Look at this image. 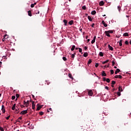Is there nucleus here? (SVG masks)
Listing matches in <instances>:
<instances>
[{"label": "nucleus", "instance_id": "obj_1", "mask_svg": "<svg viewBox=\"0 0 131 131\" xmlns=\"http://www.w3.org/2000/svg\"><path fill=\"white\" fill-rule=\"evenodd\" d=\"M28 112L27 110H24V111H22L20 114H22L23 115H25V114H27Z\"/></svg>", "mask_w": 131, "mask_h": 131}, {"label": "nucleus", "instance_id": "obj_2", "mask_svg": "<svg viewBox=\"0 0 131 131\" xmlns=\"http://www.w3.org/2000/svg\"><path fill=\"white\" fill-rule=\"evenodd\" d=\"M104 33H105V35L106 36H107L108 37H110L111 36V35H110V34L108 31H105L104 32Z\"/></svg>", "mask_w": 131, "mask_h": 131}, {"label": "nucleus", "instance_id": "obj_3", "mask_svg": "<svg viewBox=\"0 0 131 131\" xmlns=\"http://www.w3.org/2000/svg\"><path fill=\"white\" fill-rule=\"evenodd\" d=\"M38 104H37V107L36 108V111H39V110H40V109H41V108H42V106L43 105H39L38 106Z\"/></svg>", "mask_w": 131, "mask_h": 131}, {"label": "nucleus", "instance_id": "obj_4", "mask_svg": "<svg viewBox=\"0 0 131 131\" xmlns=\"http://www.w3.org/2000/svg\"><path fill=\"white\" fill-rule=\"evenodd\" d=\"M2 111L3 113H5L6 112V109L5 108V105H2Z\"/></svg>", "mask_w": 131, "mask_h": 131}, {"label": "nucleus", "instance_id": "obj_5", "mask_svg": "<svg viewBox=\"0 0 131 131\" xmlns=\"http://www.w3.org/2000/svg\"><path fill=\"white\" fill-rule=\"evenodd\" d=\"M32 108L33 110L35 109V104H34V101H32Z\"/></svg>", "mask_w": 131, "mask_h": 131}, {"label": "nucleus", "instance_id": "obj_6", "mask_svg": "<svg viewBox=\"0 0 131 131\" xmlns=\"http://www.w3.org/2000/svg\"><path fill=\"white\" fill-rule=\"evenodd\" d=\"M93 91L92 90H89L88 92V95L89 96H93Z\"/></svg>", "mask_w": 131, "mask_h": 131}, {"label": "nucleus", "instance_id": "obj_7", "mask_svg": "<svg viewBox=\"0 0 131 131\" xmlns=\"http://www.w3.org/2000/svg\"><path fill=\"white\" fill-rule=\"evenodd\" d=\"M102 24H103V25L104 27H107V26H108V25H107V24L105 23V21H104V20L102 21Z\"/></svg>", "mask_w": 131, "mask_h": 131}, {"label": "nucleus", "instance_id": "obj_8", "mask_svg": "<svg viewBox=\"0 0 131 131\" xmlns=\"http://www.w3.org/2000/svg\"><path fill=\"white\" fill-rule=\"evenodd\" d=\"M105 5V3H104V1H102L99 2V6H104Z\"/></svg>", "mask_w": 131, "mask_h": 131}, {"label": "nucleus", "instance_id": "obj_9", "mask_svg": "<svg viewBox=\"0 0 131 131\" xmlns=\"http://www.w3.org/2000/svg\"><path fill=\"white\" fill-rule=\"evenodd\" d=\"M63 22L64 23V26H67V23H68V21H67V20H66V19H64L63 20Z\"/></svg>", "mask_w": 131, "mask_h": 131}, {"label": "nucleus", "instance_id": "obj_10", "mask_svg": "<svg viewBox=\"0 0 131 131\" xmlns=\"http://www.w3.org/2000/svg\"><path fill=\"white\" fill-rule=\"evenodd\" d=\"M75 55H76V53H74V54H72L71 58L72 60H74V58H75Z\"/></svg>", "mask_w": 131, "mask_h": 131}, {"label": "nucleus", "instance_id": "obj_11", "mask_svg": "<svg viewBox=\"0 0 131 131\" xmlns=\"http://www.w3.org/2000/svg\"><path fill=\"white\" fill-rule=\"evenodd\" d=\"M115 78L121 79V78H122V75H116V76H115Z\"/></svg>", "mask_w": 131, "mask_h": 131}, {"label": "nucleus", "instance_id": "obj_12", "mask_svg": "<svg viewBox=\"0 0 131 131\" xmlns=\"http://www.w3.org/2000/svg\"><path fill=\"white\" fill-rule=\"evenodd\" d=\"M120 72V70L119 69H117L116 71L115 72V74H117Z\"/></svg>", "mask_w": 131, "mask_h": 131}, {"label": "nucleus", "instance_id": "obj_13", "mask_svg": "<svg viewBox=\"0 0 131 131\" xmlns=\"http://www.w3.org/2000/svg\"><path fill=\"white\" fill-rule=\"evenodd\" d=\"M28 16H30V17H31L32 16V13H31V10H29L28 11Z\"/></svg>", "mask_w": 131, "mask_h": 131}, {"label": "nucleus", "instance_id": "obj_14", "mask_svg": "<svg viewBox=\"0 0 131 131\" xmlns=\"http://www.w3.org/2000/svg\"><path fill=\"white\" fill-rule=\"evenodd\" d=\"M74 24V21L72 20L69 21V25H73Z\"/></svg>", "mask_w": 131, "mask_h": 131}, {"label": "nucleus", "instance_id": "obj_15", "mask_svg": "<svg viewBox=\"0 0 131 131\" xmlns=\"http://www.w3.org/2000/svg\"><path fill=\"white\" fill-rule=\"evenodd\" d=\"M108 48L109 50H110L111 51H113V47H111V46H110V45H108Z\"/></svg>", "mask_w": 131, "mask_h": 131}, {"label": "nucleus", "instance_id": "obj_16", "mask_svg": "<svg viewBox=\"0 0 131 131\" xmlns=\"http://www.w3.org/2000/svg\"><path fill=\"white\" fill-rule=\"evenodd\" d=\"M102 76H107V74L105 73V71L102 72Z\"/></svg>", "mask_w": 131, "mask_h": 131}, {"label": "nucleus", "instance_id": "obj_17", "mask_svg": "<svg viewBox=\"0 0 131 131\" xmlns=\"http://www.w3.org/2000/svg\"><path fill=\"white\" fill-rule=\"evenodd\" d=\"M119 90V92H123V90H122V87H121V86H120L118 88Z\"/></svg>", "mask_w": 131, "mask_h": 131}, {"label": "nucleus", "instance_id": "obj_18", "mask_svg": "<svg viewBox=\"0 0 131 131\" xmlns=\"http://www.w3.org/2000/svg\"><path fill=\"white\" fill-rule=\"evenodd\" d=\"M88 18L89 20V21H90V22H92V21H93V19L92 18V17H91L90 16H88Z\"/></svg>", "mask_w": 131, "mask_h": 131}, {"label": "nucleus", "instance_id": "obj_19", "mask_svg": "<svg viewBox=\"0 0 131 131\" xmlns=\"http://www.w3.org/2000/svg\"><path fill=\"white\" fill-rule=\"evenodd\" d=\"M89 55V54H88V52H84L83 54V57H88V56Z\"/></svg>", "mask_w": 131, "mask_h": 131}, {"label": "nucleus", "instance_id": "obj_20", "mask_svg": "<svg viewBox=\"0 0 131 131\" xmlns=\"http://www.w3.org/2000/svg\"><path fill=\"white\" fill-rule=\"evenodd\" d=\"M96 13L97 12H96V10H93L92 11L91 14H92V15H96Z\"/></svg>", "mask_w": 131, "mask_h": 131}, {"label": "nucleus", "instance_id": "obj_21", "mask_svg": "<svg viewBox=\"0 0 131 131\" xmlns=\"http://www.w3.org/2000/svg\"><path fill=\"white\" fill-rule=\"evenodd\" d=\"M99 56L100 57H103V56H104V53H103V52H99Z\"/></svg>", "mask_w": 131, "mask_h": 131}, {"label": "nucleus", "instance_id": "obj_22", "mask_svg": "<svg viewBox=\"0 0 131 131\" xmlns=\"http://www.w3.org/2000/svg\"><path fill=\"white\" fill-rule=\"evenodd\" d=\"M119 46L120 47H122V39H121L119 41Z\"/></svg>", "mask_w": 131, "mask_h": 131}, {"label": "nucleus", "instance_id": "obj_23", "mask_svg": "<svg viewBox=\"0 0 131 131\" xmlns=\"http://www.w3.org/2000/svg\"><path fill=\"white\" fill-rule=\"evenodd\" d=\"M24 105H25L27 107H28V106H29V103H27V102H26V101H24Z\"/></svg>", "mask_w": 131, "mask_h": 131}, {"label": "nucleus", "instance_id": "obj_24", "mask_svg": "<svg viewBox=\"0 0 131 131\" xmlns=\"http://www.w3.org/2000/svg\"><path fill=\"white\" fill-rule=\"evenodd\" d=\"M108 62H109L108 59H107V60H105L104 61H103L102 62V64H106V63H108Z\"/></svg>", "mask_w": 131, "mask_h": 131}, {"label": "nucleus", "instance_id": "obj_25", "mask_svg": "<svg viewBox=\"0 0 131 131\" xmlns=\"http://www.w3.org/2000/svg\"><path fill=\"white\" fill-rule=\"evenodd\" d=\"M69 77L71 79H73V77H72V75H71V74H69Z\"/></svg>", "mask_w": 131, "mask_h": 131}, {"label": "nucleus", "instance_id": "obj_26", "mask_svg": "<svg viewBox=\"0 0 131 131\" xmlns=\"http://www.w3.org/2000/svg\"><path fill=\"white\" fill-rule=\"evenodd\" d=\"M108 32V33H113L114 31H115L114 30H108L107 31Z\"/></svg>", "mask_w": 131, "mask_h": 131}, {"label": "nucleus", "instance_id": "obj_27", "mask_svg": "<svg viewBox=\"0 0 131 131\" xmlns=\"http://www.w3.org/2000/svg\"><path fill=\"white\" fill-rule=\"evenodd\" d=\"M75 49V46L73 45L71 48V51H74V49Z\"/></svg>", "mask_w": 131, "mask_h": 131}, {"label": "nucleus", "instance_id": "obj_28", "mask_svg": "<svg viewBox=\"0 0 131 131\" xmlns=\"http://www.w3.org/2000/svg\"><path fill=\"white\" fill-rule=\"evenodd\" d=\"M123 36H128V33H124L123 34Z\"/></svg>", "mask_w": 131, "mask_h": 131}, {"label": "nucleus", "instance_id": "obj_29", "mask_svg": "<svg viewBox=\"0 0 131 131\" xmlns=\"http://www.w3.org/2000/svg\"><path fill=\"white\" fill-rule=\"evenodd\" d=\"M91 63H92V59H90L88 61V64L89 65L91 64Z\"/></svg>", "mask_w": 131, "mask_h": 131}, {"label": "nucleus", "instance_id": "obj_30", "mask_svg": "<svg viewBox=\"0 0 131 131\" xmlns=\"http://www.w3.org/2000/svg\"><path fill=\"white\" fill-rule=\"evenodd\" d=\"M16 101H17V99H18V98H19L20 97V95L18 94H16Z\"/></svg>", "mask_w": 131, "mask_h": 131}, {"label": "nucleus", "instance_id": "obj_31", "mask_svg": "<svg viewBox=\"0 0 131 131\" xmlns=\"http://www.w3.org/2000/svg\"><path fill=\"white\" fill-rule=\"evenodd\" d=\"M82 10H86V7L85 6V5H84L83 7H82Z\"/></svg>", "mask_w": 131, "mask_h": 131}, {"label": "nucleus", "instance_id": "obj_32", "mask_svg": "<svg viewBox=\"0 0 131 131\" xmlns=\"http://www.w3.org/2000/svg\"><path fill=\"white\" fill-rule=\"evenodd\" d=\"M106 82H107L108 83H109V82H110V78H107L106 80Z\"/></svg>", "mask_w": 131, "mask_h": 131}, {"label": "nucleus", "instance_id": "obj_33", "mask_svg": "<svg viewBox=\"0 0 131 131\" xmlns=\"http://www.w3.org/2000/svg\"><path fill=\"white\" fill-rule=\"evenodd\" d=\"M62 59L63 60V61H67V58L66 57H63Z\"/></svg>", "mask_w": 131, "mask_h": 131}, {"label": "nucleus", "instance_id": "obj_34", "mask_svg": "<svg viewBox=\"0 0 131 131\" xmlns=\"http://www.w3.org/2000/svg\"><path fill=\"white\" fill-rule=\"evenodd\" d=\"M111 74H114V71L113 70H111Z\"/></svg>", "mask_w": 131, "mask_h": 131}, {"label": "nucleus", "instance_id": "obj_35", "mask_svg": "<svg viewBox=\"0 0 131 131\" xmlns=\"http://www.w3.org/2000/svg\"><path fill=\"white\" fill-rule=\"evenodd\" d=\"M116 83V82L115 81H112V84L114 85Z\"/></svg>", "mask_w": 131, "mask_h": 131}, {"label": "nucleus", "instance_id": "obj_36", "mask_svg": "<svg viewBox=\"0 0 131 131\" xmlns=\"http://www.w3.org/2000/svg\"><path fill=\"white\" fill-rule=\"evenodd\" d=\"M96 41V40H95V39H93L92 40V41H91V43H95V42Z\"/></svg>", "mask_w": 131, "mask_h": 131}, {"label": "nucleus", "instance_id": "obj_37", "mask_svg": "<svg viewBox=\"0 0 131 131\" xmlns=\"http://www.w3.org/2000/svg\"><path fill=\"white\" fill-rule=\"evenodd\" d=\"M16 99V96H12V100H15Z\"/></svg>", "mask_w": 131, "mask_h": 131}, {"label": "nucleus", "instance_id": "obj_38", "mask_svg": "<svg viewBox=\"0 0 131 131\" xmlns=\"http://www.w3.org/2000/svg\"><path fill=\"white\" fill-rule=\"evenodd\" d=\"M10 117H11V116H8L7 117H6V119L9 120V119H10Z\"/></svg>", "mask_w": 131, "mask_h": 131}, {"label": "nucleus", "instance_id": "obj_39", "mask_svg": "<svg viewBox=\"0 0 131 131\" xmlns=\"http://www.w3.org/2000/svg\"><path fill=\"white\" fill-rule=\"evenodd\" d=\"M117 95H118V96L119 97L121 96V93H120V92H117Z\"/></svg>", "mask_w": 131, "mask_h": 131}, {"label": "nucleus", "instance_id": "obj_40", "mask_svg": "<svg viewBox=\"0 0 131 131\" xmlns=\"http://www.w3.org/2000/svg\"><path fill=\"white\" fill-rule=\"evenodd\" d=\"M118 10H119V12H120V10H121L120 6H118Z\"/></svg>", "mask_w": 131, "mask_h": 131}, {"label": "nucleus", "instance_id": "obj_41", "mask_svg": "<svg viewBox=\"0 0 131 131\" xmlns=\"http://www.w3.org/2000/svg\"><path fill=\"white\" fill-rule=\"evenodd\" d=\"M79 53H81V52H82V49L81 48H79Z\"/></svg>", "mask_w": 131, "mask_h": 131}, {"label": "nucleus", "instance_id": "obj_42", "mask_svg": "<svg viewBox=\"0 0 131 131\" xmlns=\"http://www.w3.org/2000/svg\"><path fill=\"white\" fill-rule=\"evenodd\" d=\"M114 65H115V62H114V61H112V66H114Z\"/></svg>", "mask_w": 131, "mask_h": 131}, {"label": "nucleus", "instance_id": "obj_43", "mask_svg": "<svg viewBox=\"0 0 131 131\" xmlns=\"http://www.w3.org/2000/svg\"><path fill=\"white\" fill-rule=\"evenodd\" d=\"M39 114H40V115H43V112H39Z\"/></svg>", "mask_w": 131, "mask_h": 131}, {"label": "nucleus", "instance_id": "obj_44", "mask_svg": "<svg viewBox=\"0 0 131 131\" xmlns=\"http://www.w3.org/2000/svg\"><path fill=\"white\" fill-rule=\"evenodd\" d=\"M31 8H34V5L33 4L31 5Z\"/></svg>", "mask_w": 131, "mask_h": 131}, {"label": "nucleus", "instance_id": "obj_45", "mask_svg": "<svg viewBox=\"0 0 131 131\" xmlns=\"http://www.w3.org/2000/svg\"><path fill=\"white\" fill-rule=\"evenodd\" d=\"M0 130L1 131H4V128L2 127H0Z\"/></svg>", "mask_w": 131, "mask_h": 131}, {"label": "nucleus", "instance_id": "obj_46", "mask_svg": "<svg viewBox=\"0 0 131 131\" xmlns=\"http://www.w3.org/2000/svg\"><path fill=\"white\" fill-rule=\"evenodd\" d=\"M125 45H128V41L127 40L125 41Z\"/></svg>", "mask_w": 131, "mask_h": 131}, {"label": "nucleus", "instance_id": "obj_47", "mask_svg": "<svg viewBox=\"0 0 131 131\" xmlns=\"http://www.w3.org/2000/svg\"><path fill=\"white\" fill-rule=\"evenodd\" d=\"M98 66H99V63H96L95 64V67H96V68L98 67Z\"/></svg>", "mask_w": 131, "mask_h": 131}, {"label": "nucleus", "instance_id": "obj_48", "mask_svg": "<svg viewBox=\"0 0 131 131\" xmlns=\"http://www.w3.org/2000/svg\"><path fill=\"white\" fill-rule=\"evenodd\" d=\"M103 81H106V77H103Z\"/></svg>", "mask_w": 131, "mask_h": 131}, {"label": "nucleus", "instance_id": "obj_49", "mask_svg": "<svg viewBox=\"0 0 131 131\" xmlns=\"http://www.w3.org/2000/svg\"><path fill=\"white\" fill-rule=\"evenodd\" d=\"M15 108L16 107H15L14 106H12L11 109H12V110H15Z\"/></svg>", "mask_w": 131, "mask_h": 131}, {"label": "nucleus", "instance_id": "obj_50", "mask_svg": "<svg viewBox=\"0 0 131 131\" xmlns=\"http://www.w3.org/2000/svg\"><path fill=\"white\" fill-rule=\"evenodd\" d=\"M32 97L33 99H34V100H35V97L34 96V95L32 94Z\"/></svg>", "mask_w": 131, "mask_h": 131}, {"label": "nucleus", "instance_id": "obj_51", "mask_svg": "<svg viewBox=\"0 0 131 131\" xmlns=\"http://www.w3.org/2000/svg\"><path fill=\"white\" fill-rule=\"evenodd\" d=\"M16 122H21V121H20V120L19 119L16 120Z\"/></svg>", "mask_w": 131, "mask_h": 131}, {"label": "nucleus", "instance_id": "obj_52", "mask_svg": "<svg viewBox=\"0 0 131 131\" xmlns=\"http://www.w3.org/2000/svg\"><path fill=\"white\" fill-rule=\"evenodd\" d=\"M105 90H109V88L108 87V86H106L105 87Z\"/></svg>", "mask_w": 131, "mask_h": 131}, {"label": "nucleus", "instance_id": "obj_53", "mask_svg": "<svg viewBox=\"0 0 131 131\" xmlns=\"http://www.w3.org/2000/svg\"><path fill=\"white\" fill-rule=\"evenodd\" d=\"M94 26H95V24H94V23L92 24V25H91V27H93V28H94Z\"/></svg>", "mask_w": 131, "mask_h": 131}, {"label": "nucleus", "instance_id": "obj_54", "mask_svg": "<svg viewBox=\"0 0 131 131\" xmlns=\"http://www.w3.org/2000/svg\"><path fill=\"white\" fill-rule=\"evenodd\" d=\"M20 107H21V108H24L25 107V106H24L23 105H20Z\"/></svg>", "mask_w": 131, "mask_h": 131}, {"label": "nucleus", "instance_id": "obj_55", "mask_svg": "<svg viewBox=\"0 0 131 131\" xmlns=\"http://www.w3.org/2000/svg\"><path fill=\"white\" fill-rule=\"evenodd\" d=\"M84 50H88V47L85 46V47H84Z\"/></svg>", "mask_w": 131, "mask_h": 131}, {"label": "nucleus", "instance_id": "obj_56", "mask_svg": "<svg viewBox=\"0 0 131 131\" xmlns=\"http://www.w3.org/2000/svg\"><path fill=\"white\" fill-rule=\"evenodd\" d=\"M104 67H105V68H107L109 67V66L105 65V66H104Z\"/></svg>", "mask_w": 131, "mask_h": 131}, {"label": "nucleus", "instance_id": "obj_57", "mask_svg": "<svg viewBox=\"0 0 131 131\" xmlns=\"http://www.w3.org/2000/svg\"><path fill=\"white\" fill-rule=\"evenodd\" d=\"M18 119H19V120H21V119H22V117H19V118H18Z\"/></svg>", "mask_w": 131, "mask_h": 131}, {"label": "nucleus", "instance_id": "obj_58", "mask_svg": "<svg viewBox=\"0 0 131 131\" xmlns=\"http://www.w3.org/2000/svg\"><path fill=\"white\" fill-rule=\"evenodd\" d=\"M13 107H14L16 108V103H14L13 105Z\"/></svg>", "mask_w": 131, "mask_h": 131}, {"label": "nucleus", "instance_id": "obj_59", "mask_svg": "<svg viewBox=\"0 0 131 131\" xmlns=\"http://www.w3.org/2000/svg\"><path fill=\"white\" fill-rule=\"evenodd\" d=\"M36 14H39V11H37L36 12Z\"/></svg>", "mask_w": 131, "mask_h": 131}, {"label": "nucleus", "instance_id": "obj_60", "mask_svg": "<svg viewBox=\"0 0 131 131\" xmlns=\"http://www.w3.org/2000/svg\"><path fill=\"white\" fill-rule=\"evenodd\" d=\"M114 91H115V89L114 88L112 90V92H114Z\"/></svg>", "mask_w": 131, "mask_h": 131}, {"label": "nucleus", "instance_id": "obj_61", "mask_svg": "<svg viewBox=\"0 0 131 131\" xmlns=\"http://www.w3.org/2000/svg\"><path fill=\"white\" fill-rule=\"evenodd\" d=\"M93 39H94L95 40H96V36H95L93 37Z\"/></svg>", "mask_w": 131, "mask_h": 131}, {"label": "nucleus", "instance_id": "obj_62", "mask_svg": "<svg viewBox=\"0 0 131 131\" xmlns=\"http://www.w3.org/2000/svg\"><path fill=\"white\" fill-rule=\"evenodd\" d=\"M88 38H89V36H86L85 37L86 39H88Z\"/></svg>", "mask_w": 131, "mask_h": 131}, {"label": "nucleus", "instance_id": "obj_63", "mask_svg": "<svg viewBox=\"0 0 131 131\" xmlns=\"http://www.w3.org/2000/svg\"><path fill=\"white\" fill-rule=\"evenodd\" d=\"M51 83V82H47V84L49 85Z\"/></svg>", "mask_w": 131, "mask_h": 131}, {"label": "nucleus", "instance_id": "obj_64", "mask_svg": "<svg viewBox=\"0 0 131 131\" xmlns=\"http://www.w3.org/2000/svg\"><path fill=\"white\" fill-rule=\"evenodd\" d=\"M87 41H88V42H89L90 41V39H88Z\"/></svg>", "mask_w": 131, "mask_h": 131}]
</instances>
